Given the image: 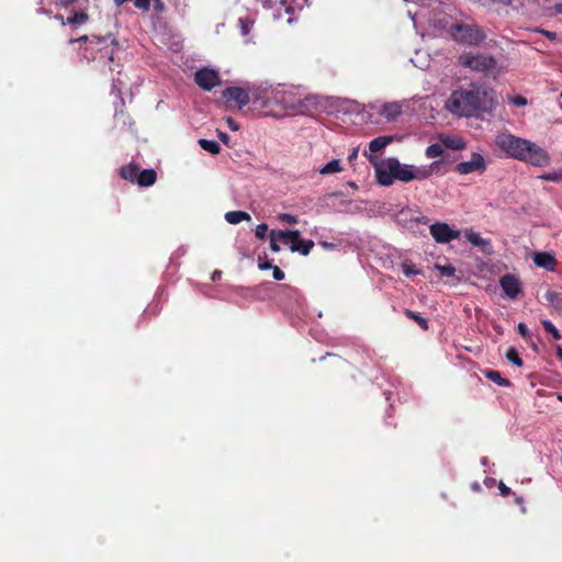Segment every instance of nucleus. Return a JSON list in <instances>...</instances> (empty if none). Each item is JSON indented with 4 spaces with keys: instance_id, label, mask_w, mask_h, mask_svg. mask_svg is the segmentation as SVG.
Returning a JSON list of instances; mask_svg holds the SVG:
<instances>
[{
    "instance_id": "nucleus-1",
    "label": "nucleus",
    "mask_w": 562,
    "mask_h": 562,
    "mask_svg": "<svg viewBox=\"0 0 562 562\" xmlns=\"http://www.w3.org/2000/svg\"><path fill=\"white\" fill-rule=\"evenodd\" d=\"M494 105L491 93L482 87L471 85L468 89H459L451 93L447 109L453 114L473 116L480 112H488Z\"/></svg>"
},
{
    "instance_id": "nucleus-49",
    "label": "nucleus",
    "mask_w": 562,
    "mask_h": 562,
    "mask_svg": "<svg viewBox=\"0 0 562 562\" xmlns=\"http://www.w3.org/2000/svg\"><path fill=\"white\" fill-rule=\"evenodd\" d=\"M218 137H220V138H221V140H222V142H224V143H227V142H228V139H229V136H228L226 133H224V132H218Z\"/></svg>"
},
{
    "instance_id": "nucleus-23",
    "label": "nucleus",
    "mask_w": 562,
    "mask_h": 562,
    "mask_svg": "<svg viewBox=\"0 0 562 562\" xmlns=\"http://www.w3.org/2000/svg\"><path fill=\"white\" fill-rule=\"evenodd\" d=\"M225 220L227 223L236 225L243 221H250L251 217L247 212L244 211H229L225 214Z\"/></svg>"
},
{
    "instance_id": "nucleus-33",
    "label": "nucleus",
    "mask_w": 562,
    "mask_h": 562,
    "mask_svg": "<svg viewBox=\"0 0 562 562\" xmlns=\"http://www.w3.org/2000/svg\"><path fill=\"white\" fill-rule=\"evenodd\" d=\"M443 146L441 144H431L426 148L427 158H437L442 156Z\"/></svg>"
},
{
    "instance_id": "nucleus-9",
    "label": "nucleus",
    "mask_w": 562,
    "mask_h": 562,
    "mask_svg": "<svg viewBox=\"0 0 562 562\" xmlns=\"http://www.w3.org/2000/svg\"><path fill=\"white\" fill-rule=\"evenodd\" d=\"M194 82L204 91H211L220 86L221 78L217 71L211 68H202L195 71Z\"/></svg>"
},
{
    "instance_id": "nucleus-22",
    "label": "nucleus",
    "mask_w": 562,
    "mask_h": 562,
    "mask_svg": "<svg viewBox=\"0 0 562 562\" xmlns=\"http://www.w3.org/2000/svg\"><path fill=\"white\" fill-rule=\"evenodd\" d=\"M139 168L137 165L128 164L126 166L121 167L120 176L127 181L134 182L137 181Z\"/></svg>"
},
{
    "instance_id": "nucleus-48",
    "label": "nucleus",
    "mask_w": 562,
    "mask_h": 562,
    "mask_svg": "<svg viewBox=\"0 0 562 562\" xmlns=\"http://www.w3.org/2000/svg\"><path fill=\"white\" fill-rule=\"evenodd\" d=\"M493 3L503 4V5H509L513 3L514 0H491Z\"/></svg>"
},
{
    "instance_id": "nucleus-19",
    "label": "nucleus",
    "mask_w": 562,
    "mask_h": 562,
    "mask_svg": "<svg viewBox=\"0 0 562 562\" xmlns=\"http://www.w3.org/2000/svg\"><path fill=\"white\" fill-rule=\"evenodd\" d=\"M381 113L387 121H394L402 113V105L397 102L385 103Z\"/></svg>"
},
{
    "instance_id": "nucleus-13",
    "label": "nucleus",
    "mask_w": 562,
    "mask_h": 562,
    "mask_svg": "<svg viewBox=\"0 0 562 562\" xmlns=\"http://www.w3.org/2000/svg\"><path fill=\"white\" fill-rule=\"evenodd\" d=\"M392 175L396 180L409 182L413 180L412 165L401 164L398 160H392Z\"/></svg>"
},
{
    "instance_id": "nucleus-7",
    "label": "nucleus",
    "mask_w": 562,
    "mask_h": 562,
    "mask_svg": "<svg viewBox=\"0 0 562 562\" xmlns=\"http://www.w3.org/2000/svg\"><path fill=\"white\" fill-rule=\"evenodd\" d=\"M222 95L228 108L235 106L238 110H241L251 100L250 93L240 87H228L222 92Z\"/></svg>"
},
{
    "instance_id": "nucleus-47",
    "label": "nucleus",
    "mask_w": 562,
    "mask_h": 562,
    "mask_svg": "<svg viewBox=\"0 0 562 562\" xmlns=\"http://www.w3.org/2000/svg\"><path fill=\"white\" fill-rule=\"evenodd\" d=\"M226 122L232 131H237L239 128V125L232 117H227Z\"/></svg>"
},
{
    "instance_id": "nucleus-51",
    "label": "nucleus",
    "mask_w": 562,
    "mask_h": 562,
    "mask_svg": "<svg viewBox=\"0 0 562 562\" xmlns=\"http://www.w3.org/2000/svg\"><path fill=\"white\" fill-rule=\"evenodd\" d=\"M56 19H57L58 21H61V23H63V24H66V23H67V21H66V22L64 21L63 15L57 14V15H56Z\"/></svg>"
},
{
    "instance_id": "nucleus-43",
    "label": "nucleus",
    "mask_w": 562,
    "mask_h": 562,
    "mask_svg": "<svg viewBox=\"0 0 562 562\" xmlns=\"http://www.w3.org/2000/svg\"><path fill=\"white\" fill-rule=\"evenodd\" d=\"M78 0H54V3L60 8H68Z\"/></svg>"
},
{
    "instance_id": "nucleus-6",
    "label": "nucleus",
    "mask_w": 562,
    "mask_h": 562,
    "mask_svg": "<svg viewBox=\"0 0 562 562\" xmlns=\"http://www.w3.org/2000/svg\"><path fill=\"white\" fill-rule=\"evenodd\" d=\"M459 64L473 71L488 74L496 68L497 61L492 55L465 53L459 56Z\"/></svg>"
},
{
    "instance_id": "nucleus-8",
    "label": "nucleus",
    "mask_w": 562,
    "mask_h": 562,
    "mask_svg": "<svg viewBox=\"0 0 562 562\" xmlns=\"http://www.w3.org/2000/svg\"><path fill=\"white\" fill-rule=\"evenodd\" d=\"M431 237L438 244H448L460 237V231L452 229L447 223L437 222L429 226Z\"/></svg>"
},
{
    "instance_id": "nucleus-52",
    "label": "nucleus",
    "mask_w": 562,
    "mask_h": 562,
    "mask_svg": "<svg viewBox=\"0 0 562 562\" xmlns=\"http://www.w3.org/2000/svg\"><path fill=\"white\" fill-rule=\"evenodd\" d=\"M557 11L562 14V3L557 4Z\"/></svg>"
},
{
    "instance_id": "nucleus-46",
    "label": "nucleus",
    "mask_w": 562,
    "mask_h": 562,
    "mask_svg": "<svg viewBox=\"0 0 562 562\" xmlns=\"http://www.w3.org/2000/svg\"><path fill=\"white\" fill-rule=\"evenodd\" d=\"M258 267L260 270L272 269L274 266L269 260L259 261Z\"/></svg>"
},
{
    "instance_id": "nucleus-29",
    "label": "nucleus",
    "mask_w": 562,
    "mask_h": 562,
    "mask_svg": "<svg viewBox=\"0 0 562 562\" xmlns=\"http://www.w3.org/2000/svg\"><path fill=\"white\" fill-rule=\"evenodd\" d=\"M341 170H342V168H341V165H340V160L339 159H333L331 161L327 162L319 170V172L322 175H330V173L340 172Z\"/></svg>"
},
{
    "instance_id": "nucleus-5",
    "label": "nucleus",
    "mask_w": 562,
    "mask_h": 562,
    "mask_svg": "<svg viewBox=\"0 0 562 562\" xmlns=\"http://www.w3.org/2000/svg\"><path fill=\"white\" fill-rule=\"evenodd\" d=\"M254 102L261 101L260 105L270 111L272 103L280 104L283 110L301 111L304 108L302 100L296 99L292 92L283 90H263L254 93Z\"/></svg>"
},
{
    "instance_id": "nucleus-21",
    "label": "nucleus",
    "mask_w": 562,
    "mask_h": 562,
    "mask_svg": "<svg viewBox=\"0 0 562 562\" xmlns=\"http://www.w3.org/2000/svg\"><path fill=\"white\" fill-rule=\"evenodd\" d=\"M394 140V137L393 136H379L374 139H372L370 143H369V149L372 151V153H378L380 150H382L383 148H385L389 144H391L392 142Z\"/></svg>"
},
{
    "instance_id": "nucleus-2",
    "label": "nucleus",
    "mask_w": 562,
    "mask_h": 562,
    "mask_svg": "<svg viewBox=\"0 0 562 562\" xmlns=\"http://www.w3.org/2000/svg\"><path fill=\"white\" fill-rule=\"evenodd\" d=\"M496 144L509 157L529 162L537 167H544L550 161V157L543 148L513 134L503 133L498 135Z\"/></svg>"
},
{
    "instance_id": "nucleus-42",
    "label": "nucleus",
    "mask_w": 562,
    "mask_h": 562,
    "mask_svg": "<svg viewBox=\"0 0 562 562\" xmlns=\"http://www.w3.org/2000/svg\"><path fill=\"white\" fill-rule=\"evenodd\" d=\"M272 270H273V279L274 280L282 281L284 279L285 274L278 266H274L272 268Z\"/></svg>"
},
{
    "instance_id": "nucleus-32",
    "label": "nucleus",
    "mask_w": 562,
    "mask_h": 562,
    "mask_svg": "<svg viewBox=\"0 0 562 562\" xmlns=\"http://www.w3.org/2000/svg\"><path fill=\"white\" fill-rule=\"evenodd\" d=\"M325 358L331 359V366L337 369H341L349 364L347 360H345L338 355L327 353L325 357H322L321 360H324Z\"/></svg>"
},
{
    "instance_id": "nucleus-28",
    "label": "nucleus",
    "mask_w": 562,
    "mask_h": 562,
    "mask_svg": "<svg viewBox=\"0 0 562 562\" xmlns=\"http://www.w3.org/2000/svg\"><path fill=\"white\" fill-rule=\"evenodd\" d=\"M199 145L202 149H204L213 155H217L221 151V146L215 140H209V139L201 138V139H199Z\"/></svg>"
},
{
    "instance_id": "nucleus-11",
    "label": "nucleus",
    "mask_w": 562,
    "mask_h": 562,
    "mask_svg": "<svg viewBox=\"0 0 562 562\" xmlns=\"http://www.w3.org/2000/svg\"><path fill=\"white\" fill-rule=\"evenodd\" d=\"M288 233H296V237H293L292 235L288 236V244L290 245V249L292 252H299L303 256H307L312 249L314 248L315 244L312 239L304 240L301 238L300 231H288Z\"/></svg>"
},
{
    "instance_id": "nucleus-15",
    "label": "nucleus",
    "mask_w": 562,
    "mask_h": 562,
    "mask_svg": "<svg viewBox=\"0 0 562 562\" xmlns=\"http://www.w3.org/2000/svg\"><path fill=\"white\" fill-rule=\"evenodd\" d=\"M440 161H434L428 166H412L413 171V180H425L428 179L435 171V169L440 165Z\"/></svg>"
},
{
    "instance_id": "nucleus-3",
    "label": "nucleus",
    "mask_w": 562,
    "mask_h": 562,
    "mask_svg": "<svg viewBox=\"0 0 562 562\" xmlns=\"http://www.w3.org/2000/svg\"><path fill=\"white\" fill-rule=\"evenodd\" d=\"M435 26L445 30L459 44L479 46L486 40L485 31L475 23L443 18L435 20Z\"/></svg>"
},
{
    "instance_id": "nucleus-10",
    "label": "nucleus",
    "mask_w": 562,
    "mask_h": 562,
    "mask_svg": "<svg viewBox=\"0 0 562 562\" xmlns=\"http://www.w3.org/2000/svg\"><path fill=\"white\" fill-rule=\"evenodd\" d=\"M485 169V159L479 153H472L469 161L459 162L454 167V170L460 175H469L474 171L483 172Z\"/></svg>"
},
{
    "instance_id": "nucleus-44",
    "label": "nucleus",
    "mask_w": 562,
    "mask_h": 562,
    "mask_svg": "<svg viewBox=\"0 0 562 562\" xmlns=\"http://www.w3.org/2000/svg\"><path fill=\"white\" fill-rule=\"evenodd\" d=\"M512 103L516 106H524L527 104V99L521 95H517L512 100Z\"/></svg>"
},
{
    "instance_id": "nucleus-16",
    "label": "nucleus",
    "mask_w": 562,
    "mask_h": 562,
    "mask_svg": "<svg viewBox=\"0 0 562 562\" xmlns=\"http://www.w3.org/2000/svg\"><path fill=\"white\" fill-rule=\"evenodd\" d=\"M533 262L540 268H544L549 271H553L557 265L555 258L549 252H536Z\"/></svg>"
},
{
    "instance_id": "nucleus-26",
    "label": "nucleus",
    "mask_w": 562,
    "mask_h": 562,
    "mask_svg": "<svg viewBox=\"0 0 562 562\" xmlns=\"http://www.w3.org/2000/svg\"><path fill=\"white\" fill-rule=\"evenodd\" d=\"M445 147L453 150H461L465 147V143L460 137L449 136L442 139Z\"/></svg>"
},
{
    "instance_id": "nucleus-50",
    "label": "nucleus",
    "mask_w": 562,
    "mask_h": 562,
    "mask_svg": "<svg viewBox=\"0 0 562 562\" xmlns=\"http://www.w3.org/2000/svg\"><path fill=\"white\" fill-rule=\"evenodd\" d=\"M557 355L560 359H562V346L560 345L557 346Z\"/></svg>"
},
{
    "instance_id": "nucleus-38",
    "label": "nucleus",
    "mask_w": 562,
    "mask_h": 562,
    "mask_svg": "<svg viewBox=\"0 0 562 562\" xmlns=\"http://www.w3.org/2000/svg\"><path fill=\"white\" fill-rule=\"evenodd\" d=\"M135 8L147 11L150 7V0H133Z\"/></svg>"
},
{
    "instance_id": "nucleus-36",
    "label": "nucleus",
    "mask_w": 562,
    "mask_h": 562,
    "mask_svg": "<svg viewBox=\"0 0 562 562\" xmlns=\"http://www.w3.org/2000/svg\"><path fill=\"white\" fill-rule=\"evenodd\" d=\"M279 220L290 225L296 224L299 222L295 215L289 213H281L279 215Z\"/></svg>"
},
{
    "instance_id": "nucleus-27",
    "label": "nucleus",
    "mask_w": 562,
    "mask_h": 562,
    "mask_svg": "<svg viewBox=\"0 0 562 562\" xmlns=\"http://www.w3.org/2000/svg\"><path fill=\"white\" fill-rule=\"evenodd\" d=\"M546 300L558 311H562V294L555 291H548Z\"/></svg>"
},
{
    "instance_id": "nucleus-24",
    "label": "nucleus",
    "mask_w": 562,
    "mask_h": 562,
    "mask_svg": "<svg viewBox=\"0 0 562 562\" xmlns=\"http://www.w3.org/2000/svg\"><path fill=\"white\" fill-rule=\"evenodd\" d=\"M484 376L499 386L508 387L512 385V382L508 379L503 378L496 370H485Z\"/></svg>"
},
{
    "instance_id": "nucleus-53",
    "label": "nucleus",
    "mask_w": 562,
    "mask_h": 562,
    "mask_svg": "<svg viewBox=\"0 0 562 562\" xmlns=\"http://www.w3.org/2000/svg\"><path fill=\"white\" fill-rule=\"evenodd\" d=\"M353 157H357V149H355L353 153L349 156L350 159Z\"/></svg>"
},
{
    "instance_id": "nucleus-45",
    "label": "nucleus",
    "mask_w": 562,
    "mask_h": 562,
    "mask_svg": "<svg viewBox=\"0 0 562 562\" xmlns=\"http://www.w3.org/2000/svg\"><path fill=\"white\" fill-rule=\"evenodd\" d=\"M498 488L501 491L502 496L506 497L512 493V490L506 486L503 482H499Z\"/></svg>"
},
{
    "instance_id": "nucleus-41",
    "label": "nucleus",
    "mask_w": 562,
    "mask_h": 562,
    "mask_svg": "<svg viewBox=\"0 0 562 562\" xmlns=\"http://www.w3.org/2000/svg\"><path fill=\"white\" fill-rule=\"evenodd\" d=\"M537 32H539L546 38H548L550 41H555L557 40V33L555 32H551V31L543 30V29L537 30Z\"/></svg>"
},
{
    "instance_id": "nucleus-4",
    "label": "nucleus",
    "mask_w": 562,
    "mask_h": 562,
    "mask_svg": "<svg viewBox=\"0 0 562 562\" xmlns=\"http://www.w3.org/2000/svg\"><path fill=\"white\" fill-rule=\"evenodd\" d=\"M78 42H85L87 44L86 48H85V53L88 54V53H93V52H97L99 54V56H94L92 55V59H99V60H102V59H106L109 63H113L114 61V55L117 50V41L112 37L111 35L109 36H97V35H91V36H88V35H82L78 38H70L69 40V44L70 45H74L75 43H78ZM87 58H89L88 55H86Z\"/></svg>"
},
{
    "instance_id": "nucleus-39",
    "label": "nucleus",
    "mask_w": 562,
    "mask_h": 562,
    "mask_svg": "<svg viewBox=\"0 0 562 562\" xmlns=\"http://www.w3.org/2000/svg\"><path fill=\"white\" fill-rule=\"evenodd\" d=\"M442 276L452 277L456 272V269L452 266H442L438 267Z\"/></svg>"
},
{
    "instance_id": "nucleus-14",
    "label": "nucleus",
    "mask_w": 562,
    "mask_h": 562,
    "mask_svg": "<svg viewBox=\"0 0 562 562\" xmlns=\"http://www.w3.org/2000/svg\"><path fill=\"white\" fill-rule=\"evenodd\" d=\"M292 235L293 237H296V233H288V231H280V229H272L270 232V249L273 252L280 251L279 241H282L288 245V236Z\"/></svg>"
},
{
    "instance_id": "nucleus-35",
    "label": "nucleus",
    "mask_w": 562,
    "mask_h": 562,
    "mask_svg": "<svg viewBox=\"0 0 562 562\" xmlns=\"http://www.w3.org/2000/svg\"><path fill=\"white\" fill-rule=\"evenodd\" d=\"M267 232H268V225L262 223V224L257 225V227L255 229V235L259 239H265Z\"/></svg>"
},
{
    "instance_id": "nucleus-20",
    "label": "nucleus",
    "mask_w": 562,
    "mask_h": 562,
    "mask_svg": "<svg viewBox=\"0 0 562 562\" xmlns=\"http://www.w3.org/2000/svg\"><path fill=\"white\" fill-rule=\"evenodd\" d=\"M464 236L469 243L482 248L483 250H485L486 247L490 246V240L482 238L481 235L474 232L473 229H467Z\"/></svg>"
},
{
    "instance_id": "nucleus-55",
    "label": "nucleus",
    "mask_w": 562,
    "mask_h": 562,
    "mask_svg": "<svg viewBox=\"0 0 562 562\" xmlns=\"http://www.w3.org/2000/svg\"><path fill=\"white\" fill-rule=\"evenodd\" d=\"M161 7H162V4L160 3V1H158L157 8H161Z\"/></svg>"
},
{
    "instance_id": "nucleus-31",
    "label": "nucleus",
    "mask_w": 562,
    "mask_h": 562,
    "mask_svg": "<svg viewBox=\"0 0 562 562\" xmlns=\"http://www.w3.org/2000/svg\"><path fill=\"white\" fill-rule=\"evenodd\" d=\"M506 358L509 362L517 367H521L524 364L522 359L520 358L518 351L514 347L508 348V350L506 351Z\"/></svg>"
},
{
    "instance_id": "nucleus-30",
    "label": "nucleus",
    "mask_w": 562,
    "mask_h": 562,
    "mask_svg": "<svg viewBox=\"0 0 562 562\" xmlns=\"http://www.w3.org/2000/svg\"><path fill=\"white\" fill-rule=\"evenodd\" d=\"M89 15L85 11L75 12L71 16L67 18V24H83L88 21Z\"/></svg>"
},
{
    "instance_id": "nucleus-40",
    "label": "nucleus",
    "mask_w": 562,
    "mask_h": 562,
    "mask_svg": "<svg viewBox=\"0 0 562 562\" xmlns=\"http://www.w3.org/2000/svg\"><path fill=\"white\" fill-rule=\"evenodd\" d=\"M517 328H518V333L521 335V337L524 339H526V340L529 339L530 334H529V330H528V327L526 326V324L519 323Z\"/></svg>"
},
{
    "instance_id": "nucleus-12",
    "label": "nucleus",
    "mask_w": 562,
    "mask_h": 562,
    "mask_svg": "<svg viewBox=\"0 0 562 562\" xmlns=\"http://www.w3.org/2000/svg\"><path fill=\"white\" fill-rule=\"evenodd\" d=\"M499 284L504 293L510 299H515L521 291V283L514 274L503 276Z\"/></svg>"
},
{
    "instance_id": "nucleus-54",
    "label": "nucleus",
    "mask_w": 562,
    "mask_h": 562,
    "mask_svg": "<svg viewBox=\"0 0 562 562\" xmlns=\"http://www.w3.org/2000/svg\"><path fill=\"white\" fill-rule=\"evenodd\" d=\"M558 398H559L560 402H562V394H559Z\"/></svg>"
},
{
    "instance_id": "nucleus-34",
    "label": "nucleus",
    "mask_w": 562,
    "mask_h": 562,
    "mask_svg": "<svg viewBox=\"0 0 562 562\" xmlns=\"http://www.w3.org/2000/svg\"><path fill=\"white\" fill-rule=\"evenodd\" d=\"M544 330L552 335L553 339L555 340H560L561 339V334L560 331L558 330V328L553 325L552 322L548 321V319H544L541 322Z\"/></svg>"
},
{
    "instance_id": "nucleus-37",
    "label": "nucleus",
    "mask_w": 562,
    "mask_h": 562,
    "mask_svg": "<svg viewBox=\"0 0 562 562\" xmlns=\"http://www.w3.org/2000/svg\"><path fill=\"white\" fill-rule=\"evenodd\" d=\"M403 272L406 277L416 276L419 270L414 265L403 263Z\"/></svg>"
},
{
    "instance_id": "nucleus-56",
    "label": "nucleus",
    "mask_w": 562,
    "mask_h": 562,
    "mask_svg": "<svg viewBox=\"0 0 562 562\" xmlns=\"http://www.w3.org/2000/svg\"><path fill=\"white\" fill-rule=\"evenodd\" d=\"M516 501H517V503H520L522 499H521V497H517Z\"/></svg>"
},
{
    "instance_id": "nucleus-18",
    "label": "nucleus",
    "mask_w": 562,
    "mask_h": 562,
    "mask_svg": "<svg viewBox=\"0 0 562 562\" xmlns=\"http://www.w3.org/2000/svg\"><path fill=\"white\" fill-rule=\"evenodd\" d=\"M157 180V173L154 169H144L143 171H138L137 183L140 187H150Z\"/></svg>"
},
{
    "instance_id": "nucleus-17",
    "label": "nucleus",
    "mask_w": 562,
    "mask_h": 562,
    "mask_svg": "<svg viewBox=\"0 0 562 562\" xmlns=\"http://www.w3.org/2000/svg\"><path fill=\"white\" fill-rule=\"evenodd\" d=\"M392 161L389 164L387 169L381 167L376 168V180L381 186L389 187L393 183L395 177L392 175Z\"/></svg>"
},
{
    "instance_id": "nucleus-25",
    "label": "nucleus",
    "mask_w": 562,
    "mask_h": 562,
    "mask_svg": "<svg viewBox=\"0 0 562 562\" xmlns=\"http://www.w3.org/2000/svg\"><path fill=\"white\" fill-rule=\"evenodd\" d=\"M404 314L407 318L414 321L416 324H418V326L423 329V330H427L428 329V321L423 317L419 313L417 312H414L412 310H408V308H405L404 310Z\"/></svg>"
}]
</instances>
